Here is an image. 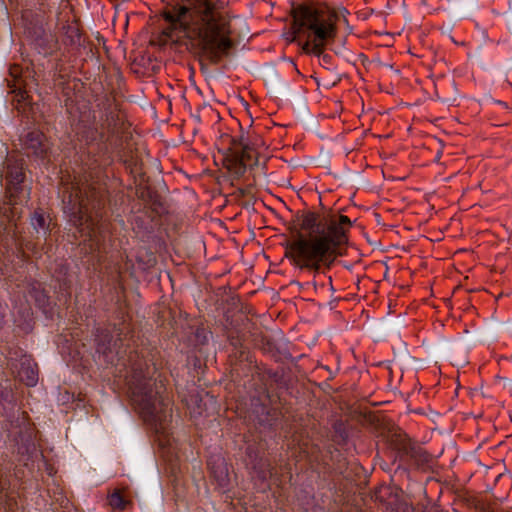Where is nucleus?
Segmentation results:
<instances>
[{
  "label": "nucleus",
  "mask_w": 512,
  "mask_h": 512,
  "mask_svg": "<svg viewBox=\"0 0 512 512\" xmlns=\"http://www.w3.org/2000/svg\"><path fill=\"white\" fill-rule=\"evenodd\" d=\"M257 152L243 137L232 139L223 155V165L236 177H241L247 168L258 165Z\"/></svg>",
  "instance_id": "obj_6"
},
{
  "label": "nucleus",
  "mask_w": 512,
  "mask_h": 512,
  "mask_svg": "<svg viewBox=\"0 0 512 512\" xmlns=\"http://www.w3.org/2000/svg\"><path fill=\"white\" fill-rule=\"evenodd\" d=\"M391 443L395 449L410 457L417 465H421L429 461V454L422 447L412 442L406 434H392Z\"/></svg>",
  "instance_id": "obj_9"
},
{
  "label": "nucleus",
  "mask_w": 512,
  "mask_h": 512,
  "mask_svg": "<svg viewBox=\"0 0 512 512\" xmlns=\"http://www.w3.org/2000/svg\"><path fill=\"white\" fill-rule=\"evenodd\" d=\"M156 263V259L154 257V255L152 253H149L147 254V261H146V267L145 268H149V267H152L154 266Z\"/></svg>",
  "instance_id": "obj_19"
},
{
  "label": "nucleus",
  "mask_w": 512,
  "mask_h": 512,
  "mask_svg": "<svg viewBox=\"0 0 512 512\" xmlns=\"http://www.w3.org/2000/svg\"><path fill=\"white\" fill-rule=\"evenodd\" d=\"M293 33L314 36L311 53L320 56L328 40L336 36V13L323 5L300 4L292 9Z\"/></svg>",
  "instance_id": "obj_5"
},
{
  "label": "nucleus",
  "mask_w": 512,
  "mask_h": 512,
  "mask_svg": "<svg viewBox=\"0 0 512 512\" xmlns=\"http://www.w3.org/2000/svg\"><path fill=\"white\" fill-rule=\"evenodd\" d=\"M208 466L210 467L212 474L219 482V484L221 486H225L228 480V471L224 459L217 457V459H215L213 462L208 461Z\"/></svg>",
  "instance_id": "obj_12"
},
{
  "label": "nucleus",
  "mask_w": 512,
  "mask_h": 512,
  "mask_svg": "<svg viewBox=\"0 0 512 512\" xmlns=\"http://www.w3.org/2000/svg\"><path fill=\"white\" fill-rule=\"evenodd\" d=\"M319 220L323 221V222H326L328 224H332V223L336 224L338 228L343 230L345 236H346V232H345V229H344V225H347V226L351 225L350 219L347 216H345V215H341L339 217V222H336L335 220H327L326 218H321L320 216H319Z\"/></svg>",
  "instance_id": "obj_16"
},
{
  "label": "nucleus",
  "mask_w": 512,
  "mask_h": 512,
  "mask_svg": "<svg viewBox=\"0 0 512 512\" xmlns=\"http://www.w3.org/2000/svg\"><path fill=\"white\" fill-rule=\"evenodd\" d=\"M7 482L3 477V474L0 472V492H2L6 488Z\"/></svg>",
  "instance_id": "obj_23"
},
{
  "label": "nucleus",
  "mask_w": 512,
  "mask_h": 512,
  "mask_svg": "<svg viewBox=\"0 0 512 512\" xmlns=\"http://www.w3.org/2000/svg\"><path fill=\"white\" fill-rule=\"evenodd\" d=\"M388 490H389L388 487L381 488L376 495L377 499H379L380 501H383L385 494L388 492Z\"/></svg>",
  "instance_id": "obj_20"
},
{
  "label": "nucleus",
  "mask_w": 512,
  "mask_h": 512,
  "mask_svg": "<svg viewBox=\"0 0 512 512\" xmlns=\"http://www.w3.org/2000/svg\"><path fill=\"white\" fill-rule=\"evenodd\" d=\"M62 202L64 213L81 236L85 240L98 242L101 232L99 210L103 205L100 193L87 183H71L64 187Z\"/></svg>",
  "instance_id": "obj_4"
},
{
  "label": "nucleus",
  "mask_w": 512,
  "mask_h": 512,
  "mask_svg": "<svg viewBox=\"0 0 512 512\" xmlns=\"http://www.w3.org/2000/svg\"><path fill=\"white\" fill-rule=\"evenodd\" d=\"M125 115L118 109L117 105L110 107L109 112L106 114L107 127L116 131L124 124Z\"/></svg>",
  "instance_id": "obj_13"
},
{
  "label": "nucleus",
  "mask_w": 512,
  "mask_h": 512,
  "mask_svg": "<svg viewBox=\"0 0 512 512\" xmlns=\"http://www.w3.org/2000/svg\"><path fill=\"white\" fill-rule=\"evenodd\" d=\"M9 366L18 379L28 387H33L38 382L37 364L30 356L21 355L18 359L9 357Z\"/></svg>",
  "instance_id": "obj_8"
},
{
  "label": "nucleus",
  "mask_w": 512,
  "mask_h": 512,
  "mask_svg": "<svg viewBox=\"0 0 512 512\" xmlns=\"http://www.w3.org/2000/svg\"><path fill=\"white\" fill-rule=\"evenodd\" d=\"M31 224L35 230H43L46 231L48 228L47 225V217L44 216L43 212L40 210H36L31 217Z\"/></svg>",
  "instance_id": "obj_15"
},
{
  "label": "nucleus",
  "mask_w": 512,
  "mask_h": 512,
  "mask_svg": "<svg viewBox=\"0 0 512 512\" xmlns=\"http://www.w3.org/2000/svg\"><path fill=\"white\" fill-rule=\"evenodd\" d=\"M122 341H123V339H122L121 337H118V338L114 341L113 346H112V347H111V346L106 347V348L103 350V352H106V350H109L110 352H112V350L114 349V350H115V352H116L117 354H119V353H120V351L118 350V348L120 347V345H122Z\"/></svg>",
  "instance_id": "obj_18"
},
{
  "label": "nucleus",
  "mask_w": 512,
  "mask_h": 512,
  "mask_svg": "<svg viewBox=\"0 0 512 512\" xmlns=\"http://www.w3.org/2000/svg\"><path fill=\"white\" fill-rule=\"evenodd\" d=\"M311 42L309 40L305 41L302 45V50L306 53H311Z\"/></svg>",
  "instance_id": "obj_21"
},
{
  "label": "nucleus",
  "mask_w": 512,
  "mask_h": 512,
  "mask_svg": "<svg viewBox=\"0 0 512 512\" xmlns=\"http://www.w3.org/2000/svg\"><path fill=\"white\" fill-rule=\"evenodd\" d=\"M263 467L264 469L259 472V477L264 480L268 475H272V469L268 463H263Z\"/></svg>",
  "instance_id": "obj_17"
},
{
  "label": "nucleus",
  "mask_w": 512,
  "mask_h": 512,
  "mask_svg": "<svg viewBox=\"0 0 512 512\" xmlns=\"http://www.w3.org/2000/svg\"><path fill=\"white\" fill-rule=\"evenodd\" d=\"M109 505L113 509L125 510L127 506L130 505V501L125 500L124 497L120 494V492L118 490H115L109 496Z\"/></svg>",
  "instance_id": "obj_14"
},
{
  "label": "nucleus",
  "mask_w": 512,
  "mask_h": 512,
  "mask_svg": "<svg viewBox=\"0 0 512 512\" xmlns=\"http://www.w3.org/2000/svg\"><path fill=\"white\" fill-rule=\"evenodd\" d=\"M22 149L28 156L32 155L40 159L48 157L50 144L46 136L39 130L27 132L21 139Z\"/></svg>",
  "instance_id": "obj_10"
},
{
  "label": "nucleus",
  "mask_w": 512,
  "mask_h": 512,
  "mask_svg": "<svg viewBox=\"0 0 512 512\" xmlns=\"http://www.w3.org/2000/svg\"><path fill=\"white\" fill-rule=\"evenodd\" d=\"M299 227L290 228L293 240L288 243L286 256L301 269L318 272L321 263L329 266L336 258V249L346 243L342 229L336 224L319 220V214L307 212L298 216Z\"/></svg>",
  "instance_id": "obj_2"
},
{
  "label": "nucleus",
  "mask_w": 512,
  "mask_h": 512,
  "mask_svg": "<svg viewBox=\"0 0 512 512\" xmlns=\"http://www.w3.org/2000/svg\"><path fill=\"white\" fill-rule=\"evenodd\" d=\"M455 90L456 85L452 79L442 77L435 83L436 96L442 101L455 100Z\"/></svg>",
  "instance_id": "obj_11"
},
{
  "label": "nucleus",
  "mask_w": 512,
  "mask_h": 512,
  "mask_svg": "<svg viewBox=\"0 0 512 512\" xmlns=\"http://www.w3.org/2000/svg\"><path fill=\"white\" fill-rule=\"evenodd\" d=\"M19 71H20V68H19L18 66H14V67H11V68H10V74H11V76H13L15 79L17 78Z\"/></svg>",
  "instance_id": "obj_22"
},
{
  "label": "nucleus",
  "mask_w": 512,
  "mask_h": 512,
  "mask_svg": "<svg viewBox=\"0 0 512 512\" xmlns=\"http://www.w3.org/2000/svg\"><path fill=\"white\" fill-rule=\"evenodd\" d=\"M163 17L170 23L164 33L171 38L175 31L182 32L199 56L202 69L218 65L230 57L234 42L222 2L187 0L185 4L174 5L165 11Z\"/></svg>",
  "instance_id": "obj_1"
},
{
  "label": "nucleus",
  "mask_w": 512,
  "mask_h": 512,
  "mask_svg": "<svg viewBox=\"0 0 512 512\" xmlns=\"http://www.w3.org/2000/svg\"><path fill=\"white\" fill-rule=\"evenodd\" d=\"M123 366L129 369L126 377L132 405L144 422L156 432L164 433L172 417V408L169 399L162 395L163 384L146 376L147 363L137 351H130Z\"/></svg>",
  "instance_id": "obj_3"
},
{
  "label": "nucleus",
  "mask_w": 512,
  "mask_h": 512,
  "mask_svg": "<svg viewBox=\"0 0 512 512\" xmlns=\"http://www.w3.org/2000/svg\"><path fill=\"white\" fill-rule=\"evenodd\" d=\"M24 179V160L8 158L6 167V190L9 197V204L15 205L27 198V194L22 187Z\"/></svg>",
  "instance_id": "obj_7"
}]
</instances>
